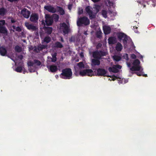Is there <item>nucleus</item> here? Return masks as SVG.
Wrapping results in <instances>:
<instances>
[{
    "instance_id": "1",
    "label": "nucleus",
    "mask_w": 156,
    "mask_h": 156,
    "mask_svg": "<svg viewBox=\"0 0 156 156\" xmlns=\"http://www.w3.org/2000/svg\"><path fill=\"white\" fill-rule=\"evenodd\" d=\"M94 8L95 9L96 13H95L93 12L92 10L90 9V6H87L85 8V11L88 14L89 16V18L90 20H92L95 18L96 13L98 12L101 9V6L98 4H96L94 5Z\"/></svg>"
},
{
    "instance_id": "2",
    "label": "nucleus",
    "mask_w": 156,
    "mask_h": 156,
    "mask_svg": "<svg viewBox=\"0 0 156 156\" xmlns=\"http://www.w3.org/2000/svg\"><path fill=\"white\" fill-rule=\"evenodd\" d=\"M72 70L70 68H66L62 70V73L60 76L62 78L69 79L72 78Z\"/></svg>"
},
{
    "instance_id": "3",
    "label": "nucleus",
    "mask_w": 156,
    "mask_h": 156,
    "mask_svg": "<svg viewBox=\"0 0 156 156\" xmlns=\"http://www.w3.org/2000/svg\"><path fill=\"white\" fill-rule=\"evenodd\" d=\"M90 22V20L87 17L83 16L78 18L77 24L78 27H81L83 25L87 26L89 24Z\"/></svg>"
},
{
    "instance_id": "4",
    "label": "nucleus",
    "mask_w": 156,
    "mask_h": 156,
    "mask_svg": "<svg viewBox=\"0 0 156 156\" xmlns=\"http://www.w3.org/2000/svg\"><path fill=\"white\" fill-rule=\"evenodd\" d=\"M7 46L5 45L2 46H0V54L2 56H7L9 58H10L9 55H7V51L10 49V42H8Z\"/></svg>"
},
{
    "instance_id": "5",
    "label": "nucleus",
    "mask_w": 156,
    "mask_h": 156,
    "mask_svg": "<svg viewBox=\"0 0 156 156\" xmlns=\"http://www.w3.org/2000/svg\"><path fill=\"white\" fill-rule=\"evenodd\" d=\"M106 52L101 50H96L93 52L92 56L95 59H101L102 56H105Z\"/></svg>"
},
{
    "instance_id": "6",
    "label": "nucleus",
    "mask_w": 156,
    "mask_h": 156,
    "mask_svg": "<svg viewBox=\"0 0 156 156\" xmlns=\"http://www.w3.org/2000/svg\"><path fill=\"white\" fill-rule=\"evenodd\" d=\"M107 71L105 69L103 68H98L97 69V74L96 75L98 76H109L111 77V76H108L107 74Z\"/></svg>"
},
{
    "instance_id": "7",
    "label": "nucleus",
    "mask_w": 156,
    "mask_h": 156,
    "mask_svg": "<svg viewBox=\"0 0 156 156\" xmlns=\"http://www.w3.org/2000/svg\"><path fill=\"white\" fill-rule=\"evenodd\" d=\"M45 22L47 26L51 25L53 23V19L51 16H50L49 15L46 14L45 15Z\"/></svg>"
},
{
    "instance_id": "8",
    "label": "nucleus",
    "mask_w": 156,
    "mask_h": 156,
    "mask_svg": "<svg viewBox=\"0 0 156 156\" xmlns=\"http://www.w3.org/2000/svg\"><path fill=\"white\" fill-rule=\"evenodd\" d=\"M100 59H92L91 62V65L92 67V68L94 70H96V69H94V68L96 66H99L100 64Z\"/></svg>"
},
{
    "instance_id": "9",
    "label": "nucleus",
    "mask_w": 156,
    "mask_h": 156,
    "mask_svg": "<svg viewBox=\"0 0 156 156\" xmlns=\"http://www.w3.org/2000/svg\"><path fill=\"white\" fill-rule=\"evenodd\" d=\"M21 14L24 17L28 18L30 16V12L27 9L24 8L21 10Z\"/></svg>"
},
{
    "instance_id": "10",
    "label": "nucleus",
    "mask_w": 156,
    "mask_h": 156,
    "mask_svg": "<svg viewBox=\"0 0 156 156\" xmlns=\"http://www.w3.org/2000/svg\"><path fill=\"white\" fill-rule=\"evenodd\" d=\"M49 71L52 73H55L58 70V67L55 65H50L47 66Z\"/></svg>"
},
{
    "instance_id": "11",
    "label": "nucleus",
    "mask_w": 156,
    "mask_h": 156,
    "mask_svg": "<svg viewBox=\"0 0 156 156\" xmlns=\"http://www.w3.org/2000/svg\"><path fill=\"white\" fill-rule=\"evenodd\" d=\"M19 65L20 66L17 67L15 69V70L17 72L21 73L22 72V71L24 69L23 62H19Z\"/></svg>"
},
{
    "instance_id": "12",
    "label": "nucleus",
    "mask_w": 156,
    "mask_h": 156,
    "mask_svg": "<svg viewBox=\"0 0 156 156\" xmlns=\"http://www.w3.org/2000/svg\"><path fill=\"white\" fill-rule=\"evenodd\" d=\"M44 8L49 12L52 13H55L56 12V9L52 5H45Z\"/></svg>"
},
{
    "instance_id": "13",
    "label": "nucleus",
    "mask_w": 156,
    "mask_h": 156,
    "mask_svg": "<svg viewBox=\"0 0 156 156\" xmlns=\"http://www.w3.org/2000/svg\"><path fill=\"white\" fill-rule=\"evenodd\" d=\"M25 26L28 30H31L32 31H36L38 29L36 26L28 23H25Z\"/></svg>"
},
{
    "instance_id": "14",
    "label": "nucleus",
    "mask_w": 156,
    "mask_h": 156,
    "mask_svg": "<svg viewBox=\"0 0 156 156\" xmlns=\"http://www.w3.org/2000/svg\"><path fill=\"white\" fill-rule=\"evenodd\" d=\"M61 27L63 28V33L65 34H68L69 32V28L68 26L65 23H63L61 24Z\"/></svg>"
},
{
    "instance_id": "15",
    "label": "nucleus",
    "mask_w": 156,
    "mask_h": 156,
    "mask_svg": "<svg viewBox=\"0 0 156 156\" xmlns=\"http://www.w3.org/2000/svg\"><path fill=\"white\" fill-rule=\"evenodd\" d=\"M38 19V15L36 13L32 14L30 16V20L33 22L36 23Z\"/></svg>"
},
{
    "instance_id": "16",
    "label": "nucleus",
    "mask_w": 156,
    "mask_h": 156,
    "mask_svg": "<svg viewBox=\"0 0 156 156\" xmlns=\"http://www.w3.org/2000/svg\"><path fill=\"white\" fill-rule=\"evenodd\" d=\"M103 30L105 34H109L111 31V28L109 26H105L103 27Z\"/></svg>"
},
{
    "instance_id": "17",
    "label": "nucleus",
    "mask_w": 156,
    "mask_h": 156,
    "mask_svg": "<svg viewBox=\"0 0 156 156\" xmlns=\"http://www.w3.org/2000/svg\"><path fill=\"white\" fill-rule=\"evenodd\" d=\"M63 47L62 44L60 42L56 41L53 45V48H62Z\"/></svg>"
},
{
    "instance_id": "18",
    "label": "nucleus",
    "mask_w": 156,
    "mask_h": 156,
    "mask_svg": "<svg viewBox=\"0 0 156 156\" xmlns=\"http://www.w3.org/2000/svg\"><path fill=\"white\" fill-rule=\"evenodd\" d=\"M18 23H17L16 24L14 25H13L12 26V27L13 28V30H14L13 31H16L18 32H20L21 31L22 29L19 27L18 26Z\"/></svg>"
},
{
    "instance_id": "19",
    "label": "nucleus",
    "mask_w": 156,
    "mask_h": 156,
    "mask_svg": "<svg viewBox=\"0 0 156 156\" xmlns=\"http://www.w3.org/2000/svg\"><path fill=\"white\" fill-rule=\"evenodd\" d=\"M44 29L45 33L48 35L51 34L52 31V28L51 27H45Z\"/></svg>"
},
{
    "instance_id": "20",
    "label": "nucleus",
    "mask_w": 156,
    "mask_h": 156,
    "mask_svg": "<svg viewBox=\"0 0 156 156\" xmlns=\"http://www.w3.org/2000/svg\"><path fill=\"white\" fill-rule=\"evenodd\" d=\"M108 69L110 72L114 73H117L119 71V69H117L114 65L112 67H109Z\"/></svg>"
},
{
    "instance_id": "21",
    "label": "nucleus",
    "mask_w": 156,
    "mask_h": 156,
    "mask_svg": "<svg viewBox=\"0 0 156 156\" xmlns=\"http://www.w3.org/2000/svg\"><path fill=\"white\" fill-rule=\"evenodd\" d=\"M108 43L109 44H114L116 43V39L115 37H111L108 39Z\"/></svg>"
},
{
    "instance_id": "22",
    "label": "nucleus",
    "mask_w": 156,
    "mask_h": 156,
    "mask_svg": "<svg viewBox=\"0 0 156 156\" xmlns=\"http://www.w3.org/2000/svg\"><path fill=\"white\" fill-rule=\"evenodd\" d=\"M141 67L140 66H133L130 68L132 71H139L140 70Z\"/></svg>"
},
{
    "instance_id": "23",
    "label": "nucleus",
    "mask_w": 156,
    "mask_h": 156,
    "mask_svg": "<svg viewBox=\"0 0 156 156\" xmlns=\"http://www.w3.org/2000/svg\"><path fill=\"white\" fill-rule=\"evenodd\" d=\"M58 12L61 15H63L65 13L64 10L63 8L60 6H57V7Z\"/></svg>"
},
{
    "instance_id": "24",
    "label": "nucleus",
    "mask_w": 156,
    "mask_h": 156,
    "mask_svg": "<svg viewBox=\"0 0 156 156\" xmlns=\"http://www.w3.org/2000/svg\"><path fill=\"white\" fill-rule=\"evenodd\" d=\"M122 49V44L119 42L117 43L115 47V49L118 51H120Z\"/></svg>"
},
{
    "instance_id": "25",
    "label": "nucleus",
    "mask_w": 156,
    "mask_h": 156,
    "mask_svg": "<svg viewBox=\"0 0 156 156\" xmlns=\"http://www.w3.org/2000/svg\"><path fill=\"white\" fill-rule=\"evenodd\" d=\"M51 40V38L48 36H47L44 37V40L42 41V43L45 42L46 44L49 43Z\"/></svg>"
},
{
    "instance_id": "26",
    "label": "nucleus",
    "mask_w": 156,
    "mask_h": 156,
    "mask_svg": "<svg viewBox=\"0 0 156 156\" xmlns=\"http://www.w3.org/2000/svg\"><path fill=\"white\" fill-rule=\"evenodd\" d=\"M0 33L7 34V31L6 28L3 26H0Z\"/></svg>"
},
{
    "instance_id": "27",
    "label": "nucleus",
    "mask_w": 156,
    "mask_h": 156,
    "mask_svg": "<svg viewBox=\"0 0 156 156\" xmlns=\"http://www.w3.org/2000/svg\"><path fill=\"white\" fill-rule=\"evenodd\" d=\"M38 47V50L40 52V51H41L43 49L46 48L47 47V45H41L40 44L37 46Z\"/></svg>"
},
{
    "instance_id": "28",
    "label": "nucleus",
    "mask_w": 156,
    "mask_h": 156,
    "mask_svg": "<svg viewBox=\"0 0 156 156\" xmlns=\"http://www.w3.org/2000/svg\"><path fill=\"white\" fill-rule=\"evenodd\" d=\"M14 50L16 52L18 53L21 52L22 51L21 47L18 45L15 47Z\"/></svg>"
},
{
    "instance_id": "29",
    "label": "nucleus",
    "mask_w": 156,
    "mask_h": 156,
    "mask_svg": "<svg viewBox=\"0 0 156 156\" xmlns=\"http://www.w3.org/2000/svg\"><path fill=\"white\" fill-rule=\"evenodd\" d=\"M6 13V10L4 8H0V16H4Z\"/></svg>"
},
{
    "instance_id": "30",
    "label": "nucleus",
    "mask_w": 156,
    "mask_h": 156,
    "mask_svg": "<svg viewBox=\"0 0 156 156\" xmlns=\"http://www.w3.org/2000/svg\"><path fill=\"white\" fill-rule=\"evenodd\" d=\"M86 72L87 75L89 76H91L92 75V74L93 73V71L91 69H86Z\"/></svg>"
},
{
    "instance_id": "31",
    "label": "nucleus",
    "mask_w": 156,
    "mask_h": 156,
    "mask_svg": "<svg viewBox=\"0 0 156 156\" xmlns=\"http://www.w3.org/2000/svg\"><path fill=\"white\" fill-rule=\"evenodd\" d=\"M140 63V61L138 59H136L134 61L133 64L134 66H139Z\"/></svg>"
},
{
    "instance_id": "32",
    "label": "nucleus",
    "mask_w": 156,
    "mask_h": 156,
    "mask_svg": "<svg viewBox=\"0 0 156 156\" xmlns=\"http://www.w3.org/2000/svg\"><path fill=\"white\" fill-rule=\"evenodd\" d=\"M113 58L114 60L116 62H118L120 61L121 59L120 56L118 55H114L113 57Z\"/></svg>"
},
{
    "instance_id": "33",
    "label": "nucleus",
    "mask_w": 156,
    "mask_h": 156,
    "mask_svg": "<svg viewBox=\"0 0 156 156\" xmlns=\"http://www.w3.org/2000/svg\"><path fill=\"white\" fill-rule=\"evenodd\" d=\"M126 34L123 33H120L118 35V37L119 39L121 40L125 37Z\"/></svg>"
},
{
    "instance_id": "34",
    "label": "nucleus",
    "mask_w": 156,
    "mask_h": 156,
    "mask_svg": "<svg viewBox=\"0 0 156 156\" xmlns=\"http://www.w3.org/2000/svg\"><path fill=\"white\" fill-rule=\"evenodd\" d=\"M102 33L101 31H97L96 33V36L97 38L101 39L102 37Z\"/></svg>"
},
{
    "instance_id": "35",
    "label": "nucleus",
    "mask_w": 156,
    "mask_h": 156,
    "mask_svg": "<svg viewBox=\"0 0 156 156\" xmlns=\"http://www.w3.org/2000/svg\"><path fill=\"white\" fill-rule=\"evenodd\" d=\"M101 13L102 15L104 18H106L107 17V12L106 11L103 10L101 11Z\"/></svg>"
},
{
    "instance_id": "36",
    "label": "nucleus",
    "mask_w": 156,
    "mask_h": 156,
    "mask_svg": "<svg viewBox=\"0 0 156 156\" xmlns=\"http://www.w3.org/2000/svg\"><path fill=\"white\" fill-rule=\"evenodd\" d=\"M80 75L82 76H84L87 75L86 69L80 71Z\"/></svg>"
},
{
    "instance_id": "37",
    "label": "nucleus",
    "mask_w": 156,
    "mask_h": 156,
    "mask_svg": "<svg viewBox=\"0 0 156 156\" xmlns=\"http://www.w3.org/2000/svg\"><path fill=\"white\" fill-rule=\"evenodd\" d=\"M128 40V37L126 35L123 38V43L125 44H127V41Z\"/></svg>"
},
{
    "instance_id": "38",
    "label": "nucleus",
    "mask_w": 156,
    "mask_h": 156,
    "mask_svg": "<svg viewBox=\"0 0 156 156\" xmlns=\"http://www.w3.org/2000/svg\"><path fill=\"white\" fill-rule=\"evenodd\" d=\"M34 64H36L38 66H40L41 64V62L38 60L34 59Z\"/></svg>"
},
{
    "instance_id": "39",
    "label": "nucleus",
    "mask_w": 156,
    "mask_h": 156,
    "mask_svg": "<svg viewBox=\"0 0 156 156\" xmlns=\"http://www.w3.org/2000/svg\"><path fill=\"white\" fill-rule=\"evenodd\" d=\"M77 66L80 68L84 67V65L82 62H80L77 63Z\"/></svg>"
},
{
    "instance_id": "40",
    "label": "nucleus",
    "mask_w": 156,
    "mask_h": 156,
    "mask_svg": "<svg viewBox=\"0 0 156 156\" xmlns=\"http://www.w3.org/2000/svg\"><path fill=\"white\" fill-rule=\"evenodd\" d=\"M53 17L55 21L56 22L58 21L59 19V16L58 15L56 14H55L54 15Z\"/></svg>"
},
{
    "instance_id": "41",
    "label": "nucleus",
    "mask_w": 156,
    "mask_h": 156,
    "mask_svg": "<svg viewBox=\"0 0 156 156\" xmlns=\"http://www.w3.org/2000/svg\"><path fill=\"white\" fill-rule=\"evenodd\" d=\"M123 58L124 59H126V61H128L129 60V58H128V55L127 54H124L123 56Z\"/></svg>"
},
{
    "instance_id": "42",
    "label": "nucleus",
    "mask_w": 156,
    "mask_h": 156,
    "mask_svg": "<svg viewBox=\"0 0 156 156\" xmlns=\"http://www.w3.org/2000/svg\"><path fill=\"white\" fill-rule=\"evenodd\" d=\"M17 58H18L20 60V62H23V61H22V59L23 58V56L22 55H18L17 56Z\"/></svg>"
},
{
    "instance_id": "43",
    "label": "nucleus",
    "mask_w": 156,
    "mask_h": 156,
    "mask_svg": "<svg viewBox=\"0 0 156 156\" xmlns=\"http://www.w3.org/2000/svg\"><path fill=\"white\" fill-rule=\"evenodd\" d=\"M27 64L28 66H33L34 64V62L29 61L28 62Z\"/></svg>"
},
{
    "instance_id": "44",
    "label": "nucleus",
    "mask_w": 156,
    "mask_h": 156,
    "mask_svg": "<svg viewBox=\"0 0 156 156\" xmlns=\"http://www.w3.org/2000/svg\"><path fill=\"white\" fill-rule=\"evenodd\" d=\"M83 12V9L81 8H79L78 10V14L79 15H80Z\"/></svg>"
},
{
    "instance_id": "45",
    "label": "nucleus",
    "mask_w": 156,
    "mask_h": 156,
    "mask_svg": "<svg viewBox=\"0 0 156 156\" xmlns=\"http://www.w3.org/2000/svg\"><path fill=\"white\" fill-rule=\"evenodd\" d=\"M5 23V20H0V26H3Z\"/></svg>"
},
{
    "instance_id": "46",
    "label": "nucleus",
    "mask_w": 156,
    "mask_h": 156,
    "mask_svg": "<svg viewBox=\"0 0 156 156\" xmlns=\"http://www.w3.org/2000/svg\"><path fill=\"white\" fill-rule=\"evenodd\" d=\"M135 73L136 74L137 76H142L143 73L141 72H136Z\"/></svg>"
},
{
    "instance_id": "47",
    "label": "nucleus",
    "mask_w": 156,
    "mask_h": 156,
    "mask_svg": "<svg viewBox=\"0 0 156 156\" xmlns=\"http://www.w3.org/2000/svg\"><path fill=\"white\" fill-rule=\"evenodd\" d=\"M115 67L117 68V69H121L122 66L119 65H114Z\"/></svg>"
},
{
    "instance_id": "48",
    "label": "nucleus",
    "mask_w": 156,
    "mask_h": 156,
    "mask_svg": "<svg viewBox=\"0 0 156 156\" xmlns=\"http://www.w3.org/2000/svg\"><path fill=\"white\" fill-rule=\"evenodd\" d=\"M51 61L53 62H55L57 60V58H54L52 57L51 58Z\"/></svg>"
},
{
    "instance_id": "49",
    "label": "nucleus",
    "mask_w": 156,
    "mask_h": 156,
    "mask_svg": "<svg viewBox=\"0 0 156 156\" xmlns=\"http://www.w3.org/2000/svg\"><path fill=\"white\" fill-rule=\"evenodd\" d=\"M131 58L133 59H135L136 58V56L134 54H132L131 55Z\"/></svg>"
},
{
    "instance_id": "50",
    "label": "nucleus",
    "mask_w": 156,
    "mask_h": 156,
    "mask_svg": "<svg viewBox=\"0 0 156 156\" xmlns=\"http://www.w3.org/2000/svg\"><path fill=\"white\" fill-rule=\"evenodd\" d=\"M57 53L56 52L54 53L52 55V57L56 58Z\"/></svg>"
},
{
    "instance_id": "51",
    "label": "nucleus",
    "mask_w": 156,
    "mask_h": 156,
    "mask_svg": "<svg viewBox=\"0 0 156 156\" xmlns=\"http://www.w3.org/2000/svg\"><path fill=\"white\" fill-rule=\"evenodd\" d=\"M34 51L35 52H37V53H38V52H39V51H38V47H37V48H35L34 50Z\"/></svg>"
},
{
    "instance_id": "52",
    "label": "nucleus",
    "mask_w": 156,
    "mask_h": 156,
    "mask_svg": "<svg viewBox=\"0 0 156 156\" xmlns=\"http://www.w3.org/2000/svg\"><path fill=\"white\" fill-rule=\"evenodd\" d=\"M20 35L22 36L23 37H25V34L23 31H22L21 32V33H20Z\"/></svg>"
},
{
    "instance_id": "53",
    "label": "nucleus",
    "mask_w": 156,
    "mask_h": 156,
    "mask_svg": "<svg viewBox=\"0 0 156 156\" xmlns=\"http://www.w3.org/2000/svg\"><path fill=\"white\" fill-rule=\"evenodd\" d=\"M72 5H71V4L69 5L68 6V9H69V10H71L72 8Z\"/></svg>"
},
{
    "instance_id": "54",
    "label": "nucleus",
    "mask_w": 156,
    "mask_h": 156,
    "mask_svg": "<svg viewBox=\"0 0 156 156\" xmlns=\"http://www.w3.org/2000/svg\"><path fill=\"white\" fill-rule=\"evenodd\" d=\"M114 77H115V78H112V80H113V81H114L116 79H117V78H118V77H117L116 76H114Z\"/></svg>"
},
{
    "instance_id": "55",
    "label": "nucleus",
    "mask_w": 156,
    "mask_h": 156,
    "mask_svg": "<svg viewBox=\"0 0 156 156\" xmlns=\"http://www.w3.org/2000/svg\"><path fill=\"white\" fill-rule=\"evenodd\" d=\"M94 2H96L99 1L100 0H91Z\"/></svg>"
},
{
    "instance_id": "56",
    "label": "nucleus",
    "mask_w": 156,
    "mask_h": 156,
    "mask_svg": "<svg viewBox=\"0 0 156 156\" xmlns=\"http://www.w3.org/2000/svg\"><path fill=\"white\" fill-rule=\"evenodd\" d=\"M11 23H14L16 22V21L15 20H12V19L11 20Z\"/></svg>"
},
{
    "instance_id": "57",
    "label": "nucleus",
    "mask_w": 156,
    "mask_h": 156,
    "mask_svg": "<svg viewBox=\"0 0 156 156\" xmlns=\"http://www.w3.org/2000/svg\"><path fill=\"white\" fill-rule=\"evenodd\" d=\"M60 41L62 42H64V40L63 39V38L62 37H61V40H60Z\"/></svg>"
},
{
    "instance_id": "58",
    "label": "nucleus",
    "mask_w": 156,
    "mask_h": 156,
    "mask_svg": "<svg viewBox=\"0 0 156 156\" xmlns=\"http://www.w3.org/2000/svg\"><path fill=\"white\" fill-rule=\"evenodd\" d=\"M127 66L129 67H130L131 66V64L130 63H127Z\"/></svg>"
},
{
    "instance_id": "59",
    "label": "nucleus",
    "mask_w": 156,
    "mask_h": 156,
    "mask_svg": "<svg viewBox=\"0 0 156 156\" xmlns=\"http://www.w3.org/2000/svg\"><path fill=\"white\" fill-rule=\"evenodd\" d=\"M19 0H10V2H13L17 1Z\"/></svg>"
},
{
    "instance_id": "60",
    "label": "nucleus",
    "mask_w": 156,
    "mask_h": 156,
    "mask_svg": "<svg viewBox=\"0 0 156 156\" xmlns=\"http://www.w3.org/2000/svg\"><path fill=\"white\" fill-rule=\"evenodd\" d=\"M142 76H144V77H145L147 76V74H142Z\"/></svg>"
},
{
    "instance_id": "61",
    "label": "nucleus",
    "mask_w": 156,
    "mask_h": 156,
    "mask_svg": "<svg viewBox=\"0 0 156 156\" xmlns=\"http://www.w3.org/2000/svg\"><path fill=\"white\" fill-rule=\"evenodd\" d=\"M129 72L131 73L132 74H133L134 73H135V72H133V71H130Z\"/></svg>"
},
{
    "instance_id": "62",
    "label": "nucleus",
    "mask_w": 156,
    "mask_h": 156,
    "mask_svg": "<svg viewBox=\"0 0 156 156\" xmlns=\"http://www.w3.org/2000/svg\"><path fill=\"white\" fill-rule=\"evenodd\" d=\"M133 28H134V29H135V28L137 29V28H138V27H136V26H133Z\"/></svg>"
},
{
    "instance_id": "63",
    "label": "nucleus",
    "mask_w": 156,
    "mask_h": 156,
    "mask_svg": "<svg viewBox=\"0 0 156 156\" xmlns=\"http://www.w3.org/2000/svg\"><path fill=\"white\" fill-rule=\"evenodd\" d=\"M137 2L138 3H140V4H141V2L140 1H137Z\"/></svg>"
},
{
    "instance_id": "64",
    "label": "nucleus",
    "mask_w": 156,
    "mask_h": 156,
    "mask_svg": "<svg viewBox=\"0 0 156 156\" xmlns=\"http://www.w3.org/2000/svg\"><path fill=\"white\" fill-rule=\"evenodd\" d=\"M17 61L16 60V61H15V64H16V63H17Z\"/></svg>"
}]
</instances>
